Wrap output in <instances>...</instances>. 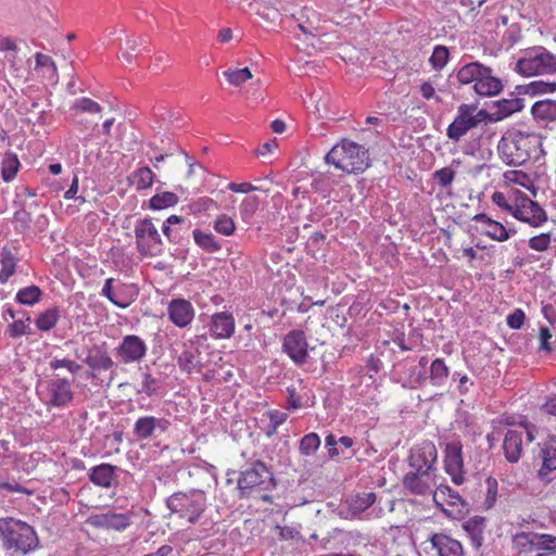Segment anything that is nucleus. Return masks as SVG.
Masks as SVG:
<instances>
[{
  "label": "nucleus",
  "mask_w": 556,
  "mask_h": 556,
  "mask_svg": "<svg viewBox=\"0 0 556 556\" xmlns=\"http://www.w3.org/2000/svg\"><path fill=\"white\" fill-rule=\"evenodd\" d=\"M0 539L5 549L27 555L39 545L35 529L12 517L0 518Z\"/></svg>",
  "instance_id": "obj_3"
},
{
  "label": "nucleus",
  "mask_w": 556,
  "mask_h": 556,
  "mask_svg": "<svg viewBox=\"0 0 556 556\" xmlns=\"http://www.w3.org/2000/svg\"><path fill=\"white\" fill-rule=\"evenodd\" d=\"M308 344L304 331L295 329L289 331L282 342V351L296 365H303L308 357Z\"/></svg>",
  "instance_id": "obj_16"
},
{
  "label": "nucleus",
  "mask_w": 556,
  "mask_h": 556,
  "mask_svg": "<svg viewBox=\"0 0 556 556\" xmlns=\"http://www.w3.org/2000/svg\"><path fill=\"white\" fill-rule=\"evenodd\" d=\"M178 203V195L170 191H164L161 193L154 194L149 200V207L151 210H163L167 207H172Z\"/></svg>",
  "instance_id": "obj_41"
},
{
  "label": "nucleus",
  "mask_w": 556,
  "mask_h": 556,
  "mask_svg": "<svg viewBox=\"0 0 556 556\" xmlns=\"http://www.w3.org/2000/svg\"><path fill=\"white\" fill-rule=\"evenodd\" d=\"M320 446V438L315 432L305 434L300 441V453L304 456L314 455Z\"/></svg>",
  "instance_id": "obj_44"
},
{
  "label": "nucleus",
  "mask_w": 556,
  "mask_h": 556,
  "mask_svg": "<svg viewBox=\"0 0 556 556\" xmlns=\"http://www.w3.org/2000/svg\"><path fill=\"white\" fill-rule=\"evenodd\" d=\"M165 505L172 514L194 525L206 509V495L200 489H190L187 492L178 491L166 498Z\"/></svg>",
  "instance_id": "obj_4"
},
{
  "label": "nucleus",
  "mask_w": 556,
  "mask_h": 556,
  "mask_svg": "<svg viewBox=\"0 0 556 556\" xmlns=\"http://www.w3.org/2000/svg\"><path fill=\"white\" fill-rule=\"evenodd\" d=\"M448 377V368L444 361L435 358L430 366V379L432 384L442 386Z\"/></svg>",
  "instance_id": "obj_43"
},
{
  "label": "nucleus",
  "mask_w": 556,
  "mask_h": 556,
  "mask_svg": "<svg viewBox=\"0 0 556 556\" xmlns=\"http://www.w3.org/2000/svg\"><path fill=\"white\" fill-rule=\"evenodd\" d=\"M325 162L348 173H363L370 165L369 152L362 144L342 139L325 155Z\"/></svg>",
  "instance_id": "obj_2"
},
{
  "label": "nucleus",
  "mask_w": 556,
  "mask_h": 556,
  "mask_svg": "<svg viewBox=\"0 0 556 556\" xmlns=\"http://www.w3.org/2000/svg\"><path fill=\"white\" fill-rule=\"evenodd\" d=\"M375 502L376 494L374 492L361 493L349 500V506L353 514H359L369 508Z\"/></svg>",
  "instance_id": "obj_42"
},
{
  "label": "nucleus",
  "mask_w": 556,
  "mask_h": 556,
  "mask_svg": "<svg viewBox=\"0 0 556 556\" xmlns=\"http://www.w3.org/2000/svg\"><path fill=\"white\" fill-rule=\"evenodd\" d=\"M526 314L522 309L517 308L507 316V325L511 329H520L525 323Z\"/></svg>",
  "instance_id": "obj_60"
},
{
  "label": "nucleus",
  "mask_w": 556,
  "mask_h": 556,
  "mask_svg": "<svg viewBox=\"0 0 556 556\" xmlns=\"http://www.w3.org/2000/svg\"><path fill=\"white\" fill-rule=\"evenodd\" d=\"M515 71L523 76L548 75L556 73V55L543 47H533L522 51Z\"/></svg>",
  "instance_id": "obj_5"
},
{
  "label": "nucleus",
  "mask_w": 556,
  "mask_h": 556,
  "mask_svg": "<svg viewBox=\"0 0 556 556\" xmlns=\"http://www.w3.org/2000/svg\"><path fill=\"white\" fill-rule=\"evenodd\" d=\"M73 111L98 114L102 112V106L90 98H79L71 106Z\"/></svg>",
  "instance_id": "obj_48"
},
{
  "label": "nucleus",
  "mask_w": 556,
  "mask_h": 556,
  "mask_svg": "<svg viewBox=\"0 0 556 556\" xmlns=\"http://www.w3.org/2000/svg\"><path fill=\"white\" fill-rule=\"evenodd\" d=\"M485 483H486V496H485L484 505H485L486 509H490L494 506V504L496 502L498 483H497V480L493 477H488L485 480Z\"/></svg>",
  "instance_id": "obj_53"
},
{
  "label": "nucleus",
  "mask_w": 556,
  "mask_h": 556,
  "mask_svg": "<svg viewBox=\"0 0 556 556\" xmlns=\"http://www.w3.org/2000/svg\"><path fill=\"white\" fill-rule=\"evenodd\" d=\"M116 470L117 467L111 464L94 466L89 470V480L98 486L110 488L113 484Z\"/></svg>",
  "instance_id": "obj_26"
},
{
  "label": "nucleus",
  "mask_w": 556,
  "mask_h": 556,
  "mask_svg": "<svg viewBox=\"0 0 556 556\" xmlns=\"http://www.w3.org/2000/svg\"><path fill=\"white\" fill-rule=\"evenodd\" d=\"M192 235L194 242L208 253H215L222 249V244L216 240L212 232H204L200 229H194Z\"/></svg>",
  "instance_id": "obj_36"
},
{
  "label": "nucleus",
  "mask_w": 556,
  "mask_h": 556,
  "mask_svg": "<svg viewBox=\"0 0 556 556\" xmlns=\"http://www.w3.org/2000/svg\"><path fill=\"white\" fill-rule=\"evenodd\" d=\"M522 431L509 429L504 438L503 450L507 462L517 463L522 454Z\"/></svg>",
  "instance_id": "obj_23"
},
{
  "label": "nucleus",
  "mask_w": 556,
  "mask_h": 556,
  "mask_svg": "<svg viewBox=\"0 0 556 556\" xmlns=\"http://www.w3.org/2000/svg\"><path fill=\"white\" fill-rule=\"evenodd\" d=\"M430 541L439 556H464V548L460 542L446 534L435 533L431 536Z\"/></svg>",
  "instance_id": "obj_21"
},
{
  "label": "nucleus",
  "mask_w": 556,
  "mask_h": 556,
  "mask_svg": "<svg viewBox=\"0 0 556 556\" xmlns=\"http://www.w3.org/2000/svg\"><path fill=\"white\" fill-rule=\"evenodd\" d=\"M275 486L274 473L262 460L247 464L238 479L241 497L250 496L254 490L269 491Z\"/></svg>",
  "instance_id": "obj_6"
},
{
  "label": "nucleus",
  "mask_w": 556,
  "mask_h": 556,
  "mask_svg": "<svg viewBox=\"0 0 556 556\" xmlns=\"http://www.w3.org/2000/svg\"><path fill=\"white\" fill-rule=\"evenodd\" d=\"M486 527V519L481 516H475L469 518L467 521L463 523L464 530L467 532L470 538L472 546L478 549L481 547L484 541V530Z\"/></svg>",
  "instance_id": "obj_25"
},
{
  "label": "nucleus",
  "mask_w": 556,
  "mask_h": 556,
  "mask_svg": "<svg viewBox=\"0 0 556 556\" xmlns=\"http://www.w3.org/2000/svg\"><path fill=\"white\" fill-rule=\"evenodd\" d=\"M76 126L78 127L80 132H86L87 136L85 140H90L92 137V132L97 129L98 123L88 118H79L76 122Z\"/></svg>",
  "instance_id": "obj_58"
},
{
  "label": "nucleus",
  "mask_w": 556,
  "mask_h": 556,
  "mask_svg": "<svg viewBox=\"0 0 556 556\" xmlns=\"http://www.w3.org/2000/svg\"><path fill=\"white\" fill-rule=\"evenodd\" d=\"M277 529L279 530V536L282 540H293V539H300L301 534L300 532L292 528V527H280L278 526Z\"/></svg>",
  "instance_id": "obj_63"
},
{
  "label": "nucleus",
  "mask_w": 556,
  "mask_h": 556,
  "mask_svg": "<svg viewBox=\"0 0 556 556\" xmlns=\"http://www.w3.org/2000/svg\"><path fill=\"white\" fill-rule=\"evenodd\" d=\"M20 166L21 163L18 161L17 155L12 151L5 152L1 162L2 179L5 182L12 181L15 178L20 169Z\"/></svg>",
  "instance_id": "obj_33"
},
{
  "label": "nucleus",
  "mask_w": 556,
  "mask_h": 556,
  "mask_svg": "<svg viewBox=\"0 0 556 556\" xmlns=\"http://www.w3.org/2000/svg\"><path fill=\"white\" fill-rule=\"evenodd\" d=\"M472 220L480 223L482 225L480 232L488 236L492 240L498 242H504L507 240L506 226L497 220L492 219L486 214H477L472 217Z\"/></svg>",
  "instance_id": "obj_22"
},
{
  "label": "nucleus",
  "mask_w": 556,
  "mask_h": 556,
  "mask_svg": "<svg viewBox=\"0 0 556 556\" xmlns=\"http://www.w3.org/2000/svg\"><path fill=\"white\" fill-rule=\"evenodd\" d=\"M135 516L131 510L123 513L108 510L101 514H91L86 519V523L94 529L122 532L132 525Z\"/></svg>",
  "instance_id": "obj_9"
},
{
  "label": "nucleus",
  "mask_w": 556,
  "mask_h": 556,
  "mask_svg": "<svg viewBox=\"0 0 556 556\" xmlns=\"http://www.w3.org/2000/svg\"><path fill=\"white\" fill-rule=\"evenodd\" d=\"M498 152L509 166H521L530 160L529 139L519 134L511 139L503 138L498 143Z\"/></svg>",
  "instance_id": "obj_8"
},
{
  "label": "nucleus",
  "mask_w": 556,
  "mask_h": 556,
  "mask_svg": "<svg viewBox=\"0 0 556 556\" xmlns=\"http://www.w3.org/2000/svg\"><path fill=\"white\" fill-rule=\"evenodd\" d=\"M477 108V104L466 103L457 108V114L446 129L448 139L458 142L469 130L477 127V121L473 117Z\"/></svg>",
  "instance_id": "obj_11"
},
{
  "label": "nucleus",
  "mask_w": 556,
  "mask_h": 556,
  "mask_svg": "<svg viewBox=\"0 0 556 556\" xmlns=\"http://www.w3.org/2000/svg\"><path fill=\"white\" fill-rule=\"evenodd\" d=\"M531 113L535 119L556 121V100L536 101L532 105Z\"/></svg>",
  "instance_id": "obj_32"
},
{
  "label": "nucleus",
  "mask_w": 556,
  "mask_h": 556,
  "mask_svg": "<svg viewBox=\"0 0 556 556\" xmlns=\"http://www.w3.org/2000/svg\"><path fill=\"white\" fill-rule=\"evenodd\" d=\"M42 295V290L33 285L20 289L15 295V301L22 305L33 306L41 301Z\"/></svg>",
  "instance_id": "obj_35"
},
{
  "label": "nucleus",
  "mask_w": 556,
  "mask_h": 556,
  "mask_svg": "<svg viewBox=\"0 0 556 556\" xmlns=\"http://www.w3.org/2000/svg\"><path fill=\"white\" fill-rule=\"evenodd\" d=\"M439 498L443 501L448 498L447 503L452 506L460 504L463 507H468V503H466L462 496L448 485L441 484L437 488L433 493V500L439 504Z\"/></svg>",
  "instance_id": "obj_40"
},
{
  "label": "nucleus",
  "mask_w": 556,
  "mask_h": 556,
  "mask_svg": "<svg viewBox=\"0 0 556 556\" xmlns=\"http://www.w3.org/2000/svg\"><path fill=\"white\" fill-rule=\"evenodd\" d=\"M444 467L455 484L464 482L463 444L459 439H454L445 444Z\"/></svg>",
  "instance_id": "obj_14"
},
{
  "label": "nucleus",
  "mask_w": 556,
  "mask_h": 556,
  "mask_svg": "<svg viewBox=\"0 0 556 556\" xmlns=\"http://www.w3.org/2000/svg\"><path fill=\"white\" fill-rule=\"evenodd\" d=\"M170 425L164 417L140 416L134 424L132 434L138 441L154 440L166 433Z\"/></svg>",
  "instance_id": "obj_10"
},
{
  "label": "nucleus",
  "mask_w": 556,
  "mask_h": 556,
  "mask_svg": "<svg viewBox=\"0 0 556 556\" xmlns=\"http://www.w3.org/2000/svg\"><path fill=\"white\" fill-rule=\"evenodd\" d=\"M539 533L536 532H518L513 535V549L518 554H531L536 552Z\"/></svg>",
  "instance_id": "obj_28"
},
{
  "label": "nucleus",
  "mask_w": 556,
  "mask_h": 556,
  "mask_svg": "<svg viewBox=\"0 0 556 556\" xmlns=\"http://www.w3.org/2000/svg\"><path fill=\"white\" fill-rule=\"evenodd\" d=\"M493 106L497 109L495 111L494 119L502 121L516 112H520L523 109L525 104L523 99L511 97L508 99H501L494 101Z\"/></svg>",
  "instance_id": "obj_30"
},
{
  "label": "nucleus",
  "mask_w": 556,
  "mask_h": 556,
  "mask_svg": "<svg viewBox=\"0 0 556 556\" xmlns=\"http://www.w3.org/2000/svg\"><path fill=\"white\" fill-rule=\"evenodd\" d=\"M147 351L148 346L140 337L127 334L115 348V357L121 364L125 365L139 363L147 355Z\"/></svg>",
  "instance_id": "obj_12"
},
{
  "label": "nucleus",
  "mask_w": 556,
  "mask_h": 556,
  "mask_svg": "<svg viewBox=\"0 0 556 556\" xmlns=\"http://www.w3.org/2000/svg\"><path fill=\"white\" fill-rule=\"evenodd\" d=\"M113 282H114L113 278H108L104 282L101 294L119 308L128 307L129 302H123L115 298V295L113 293Z\"/></svg>",
  "instance_id": "obj_56"
},
{
  "label": "nucleus",
  "mask_w": 556,
  "mask_h": 556,
  "mask_svg": "<svg viewBox=\"0 0 556 556\" xmlns=\"http://www.w3.org/2000/svg\"><path fill=\"white\" fill-rule=\"evenodd\" d=\"M178 366L179 368L187 372H199L202 369V364L200 361V352L197 348L187 346L185 344V350L178 356Z\"/></svg>",
  "instance_id": "obj_27"
},
{
  "label": "nucleus",
  "mask_w": 556,
  "mask_h": 556,
  "mask_svg": "<svg viewBox=\"0 0 556 556\" xmlns=\"http://www.w3.org/2000/svg\"><path fill=\"white\" fill-rule=\"evenodd\" d=\"M167 313L170 321L179 328L188 326L194 317L192 304L185 299H174L169 302Z\"/></svg>",
  "instance_id": "obj_18"
},
{
  "label": "nucleus",
  "mask_w": 556,
  "mask_h": 556,
  "mask_svg": "<svg viewBox=\"0 0 556 556\" xmlns=\"http://www.w3.org/2000/svg\"><path fill=\"white\" fill-rule=\"evenodd\" d=\"M160 389V380L152 375L144 372L142 375L141 387L138 390L139 393H143L147 396H152L157 393Z\"/></svg>",
  "instance_id": "obj_51"
},
{
  "label": "nucleus",
  "mask_w": 556,
  "mask_h": 556,
  "mask_svg": "<svg viewBox=\"0 0 556 556\" xmlns=\"http://www.w3.org/2000/svg\"><path fill=\"white\" fill-rule=\"evenodd\" d=\"M1 257L0 282L7 283L15 273L18 258L8 248L2 249Z\"/></svg>",
  "instance_id": "obj_34"
},
{
  "label": "nucleus",
  "mask_w": 556,
  "mask_h": 556,
  "mask_svg": "<svg viewBox=\"0 0 556 556\" xmlns=\"http://www.w3.org/2000/svg\"><path fill=\"white\" fill-rule=\"evenodd\" d=\"M543 464L539 477L543 480L551 471L556 470V437H551L542 448Z\"/></svg>",
  "instance_id": "obj_29"
},
{
  "label": "nucleus",
  "mask_w": 556,
  "mask_h": 556,
  "mask_svg": "<svg viewBox=\"0 0 556 556\" xmlns=\"http://www.w3.org/2000/svg\"><path fill=\"white\" fill-rule=\"evenodd\" d=\"M137 191L150 188L154 181V173L148 166H142L135 170L129 177Z\"/></svg>",
  "instance_id": "obj_37"
},
{
  "label": "nucleus",
  "mask_w": 556,
  "mask_h": 556,
  "mask_svg": "<svg viewBox=\"0 0 556 556\" xmlns=\"http://www.w3.org/2000/svg\"><path fill=\"white\" fill-rule=\"evenodd\" d=\"M7 333L10 338H18L22 336L31 334L30 329V316H26L25 319H17L10 324L7 328Z\"/></svg>",
  "instance_id": "obj_45"
},
{
  "label": "nucleus",
  "mask_w": 556,
  "mask_h": 556,
  "mask_svg": "<svg viewBox=\"0 0 556 556\" xmlns=\"http://www.w3.org/2000/svg\"><path fill=\"white\" fill-rule=\"evenodd\" d=\"M268 416H269L270 427H271V430L268 431V434L270 435V434L275 433L277 431L278 427L287 420L288 416L286 413H282L278 409L270 410L268 413Z\"/></svg>",
  "instance_id": "obj_59"
},
{
  "label": "nucleus",
  "mask_w": 556,
  "mask_h": 556,
  "mask_svg": "<svg viewBox=\"0 0 556 556\" xmlns=\"http://www.w3.org/2000/svg\"><path fill=\"white\" fill-rule=\"evenodd\" d=\"M49 366L53 370H56L61 367H65L72 374H77L81 369V366L79 364L75 363L74 361L67 359V358L60 359V358L54 357L49 363Z\"/></svg>",
  "instance_id": "obj_57"
},
{
  "label": "nucleus",
  "mask_w": 556,
  "mask_h": 556,
  "mask_svg": "<svg viewBox=\"0 0 556 556\" xmlns=\"http://www.w3.org/2000/svg\"><path fill=\"white\" fill-rule=\"evenodd\" d=\"M60 319V309L56 306L50 307L40 313L35 320L36 327L41 331H50Z\"/></svg>",
  "instance_id": "obj_39"
},
{
  "label": "nucleus",
  "mask_w": 556,
  "mask_h": 556,
  "mask_svg": "<svg viewBox=\"0 0 556 556\" xmlns=\"http://www.w3.org/2000/svg\"><path fill=\"white\" fill-rule=\"evenodd\" d=\"M224 75L233 86H240L244 81L252 78L251 71L248 67L240 70H228L224 72Z\"/></svg>",
  "instance_id": "obj_50"
},
{
  "label": "nucleus",
  "mask_w": 556,
  "mask_h": 556,
  "mask_svg": "<svg viewBox=\"0 0 556 556\" xmlns=\"http://www.w3.org/2000/svg\"><path fill=\"white\" fill-rule=\"evenodd\" d=\"M529 247L538 252L546 251L551 244V233L543 232L541 235L534 236L528 241Z\"/></svg>",
  "instance_id": "obj_54"
},
{
  "label": "nucleus",
  "mask_w": 556,
  "mask_h": 556,
  "mask_svg": "<svg viewBox=\"0 0 556 556\" xmlns=\"http://www.w3.org/2000/svg\"><path fill=\"white\" fill-rule=\"evenodd\" d=\"M437 458L438 452L434 443L425 441L410 450L408 465L414 471L427 469V472H432L435 469Z\"/></svg>",
  "instance_id": "obj_15"
},
{
  "label": "nucleus",
  "mask_w": 556,
  "mask_h": 556,
  "mask_svg": "<svg viewBox=\"0 0 556 556\" xmlns=\"http://www.w3.org/2000/svg\"><path fill=\"white\" fill-rule=\"evenodd\" d=\"M47 389L49 394L47 405L49 406L64 407L73 401L71 382L65 378L50 380Z\"/></svg>",
  "instance_id": "obj_17"
},
{
  "label": "nucleus",
  "mask_w": 556,
  "mask_h": 556,
  "mask_svg": "<svg viewBox=\"0 0 556 556\" xmlns=\"http://www.w3.org/2000/svg\"><path fill=\"white\" fill-rule=\"evenodd\" d=\"M235 318L231 313H215L211 318L210 331L216 339H229L235 332Z\"/></svg>",
  "instance_id": "obj_20"
},
{
  "label": "nucleus",
  "mask_w": 556,
  "mask_h": 556,
  "mask_svg": "<svg viewBox=\"0 0 556 556\" xmlns=\"http://www.w3.org/2000/svg\"><path fill=\"white\" fill-rule=\"evenodd\" d=\"M298 27L305 35L316 36L318 31L319 17L316 11L309 8H303L300 16L296 18Z\"/></svg>",
  "instance_id": "obj_31"
},
{
  "label": "nucleus",
  "mask_w": 556,
  "mask_h": 556,
  "mask_svg": "<svg viewBox=\"0 0 556 556\" xmlns=\"http://www.w3.org/2000/svg\"><path fill=\"white\" fill-rule=\"evenodd\" d=\"M492 202L494 204H496L498 207H501V208L507 211L508 213L513 214L514 203H509L503 192L495 191L492 194Z\"/></svg>",
  "instance_id": "obj_61"
},
{
  "label": "nucleus",
  "mask_w": 556,
  "mask_h": 556,
  "mask_svg": "<svg viewBox=\"0 0 556 556\" xmlns=\"http://www.w3.org/2000/svg\"><path fill=\"white\" fill-rule=\"evenodd\" d=\"M511 215L516 219L528 223L532 227H539L547 220L545 211L538 202L532 201L527 195L515 199Z\"/></svg>",
  "instance_id": "obj_13"
},
{
  "label": "nucleus",
  "mask_w": 556,
  "mask_h": 556,
  "mask_svg": "<svg viewBox=\"0 0 556 556\" xmlns=\"http://www.w3.org/2000/svg\"><path fill=\"white\" fill-rule=\"evenodd\" d=\"M213 227L218 233L226 237L231 236L236 230L233 219L226 214H220L217 216V218L214 220Z\"/></svg>",
  "instance_id": "obj_49"
},
{
  "label": "nucleus",
  "mask_w": 556,
  "mask_h": 556,
  "mask_svg": "<svg viewBox=\"0 0 556 556\" xmlns=\"http://www.w3.org/2000/svg\"><path fill=\"white\" fill-rule=\"evenodd\" d=\"M519 93H527L530 96L551 93L556 91L555 81L534 80L530 84L517 86Z\"/></svg>",
  "instance_id": "obj_38"
},
{
  "label": "nucleus",
  "mask_w": 556,
  "mask_h": 556,
  "mask_svg": "<svg viewBox=\"0 0 556 556\" xmlns=\"http://www.w3.org/2000/svg\"><path fill=\"white\" fill-rule=\"evenodd\" d=\"M92 370H110L115 366L112 357L109 355L106 350L100 345H93L88 350L87 356L84 358Z\"/></svg>",
  "instance_id": "obj_24"
},
{
  "label": "nucleus",
  "mask_w": 556,
  "mask_h": 556,
  "mask_svg": "<svg viewBox=\"0 0 556 556\" xmlns=\"http://www.w3.org/2000/svg\"><path fill=\"white\" fill-rule=\"evenodd\" d=\"M536 555L553 556L556 552V536L547 533H539Z\"/></svg>",
  "instance_id": "obj_46"
},
{
  "label": "nucleus",
  "mask_w": 556,
  "mask_h": 556,
  "mask_svg": "<svg viewBox=\"0 0 556 556\" xmlns=\"http://www.w3.org/2000/svg\"><path fill=\"white\" fill-rule=\"evenodd\" d=\"M448 59V49L445 46H435L429 62L434 70H442L447 64Z\"/></svg>",
  "instance_id": "obj_47"
},
{
  "label": "nucleus",
  "mask_w": 556,
  "mask_h": 556,
  "mask_svg": "<svg viewBox=\"0 0 556 556\" xmlns=\"http://www.w3.org/2000/svg\"><path fill=\"white\" fill-rule=\"evenodd\" d=\"M228 189L233 192L248 193V192L257 190L258 188L253 186L250 182H242V184L230 182L228 185Z\"/></svg>",
  "instance_id": "obj_64"
},
{
  "label": "nucleus",
  "mask_w": 556,
  "mask_h": 556,
  "mask_svg": "<svg viewBox=\"0 0 556 556\" xmlns=\"http://www.w3.org/2000/svg\"><path fill=\"white\" fill-rule=\"evenodd\" d=\"M552 338V333L546 327L540 328V350L551 353L553 348L551 346L549 340Z\"/></svg>",
  "instance_id": "obj_62"
},
{
  "label": "nucleus",
  "mask_w": 556,
  "mask_h": 556,
  "mask_svg": "<svg viewBox=\"0 0 556 556\" xmlns=\"http://www.w3.org/2000/svg\"><path fill=\"white\" fill-rule=\"evenodd\" d=\"M260 205V200L257 197H248L245 198L240 205V214L243 220L250 219L253 214L257 211Z\"/></svg>",
  "instance_id": "obj_52"
},
{
  "label": "nucleus",
  "mask_w": 556,
  "mask_h": 556,
  "mask_svg": "<svg viewBox=\"0 0 556 556\" xmlns=\"http://www.w3.org/2000/svg\"><path fill=\"white\" fill-rule=\"evenodd\" d=\"M460 85L473 84L475 92L480 97H494L504 89L501 78L493 74V70L479 61L467 63L455 71L451 76Z\"/></svg>",
  "instance_id": "obj_1"
},
{
  "label": "nucleus",
  "mask_w": 556,
  "mask_h": 556,
  "mask_svg": "<svg viewBox=\"0 0 556 556\" xmlns=\"http://www.w3.org/2000/svg\"><path fill=\"white\" fill-rule=\"evenodd\" d=\"M137 251L142 256H157L162 253V239L151 219H138L134 228Z\"/></svg>",
  "instance_id": "obj_7"
},
{
  "label": "nucleus",
  "mask_w": 556,
  "mask_h": 556,
  "mask_svg": "<svg viewBox=\"0 0 556 556\" xmlns=\"http://www.w3.org/2000/svg\"><path fill=\"white\" fill-rule=\"evenodd\" d=\"M403 485L414 495H426L431 491V472L412 470L403 477Z\"/></svg>",
  "instance_id": "obj_19"
},
{
  "label": "nucleus",
  "mask_w": 556,
  "mask_h": 556,
  "mask_svg": "<svg viewBox=\"0 0 556 556\" xmlns=\"http://www.w3.org/2000/svg\"><path fill=\"white\" fill-rule=\"evenodd\" d=\"M455 174V170L451 167H443L434 172L433 178L437 180L439 186L446 188L453 182Z\"/></svg>",
  "instance_id": "obj_55"
}]
</instances>
